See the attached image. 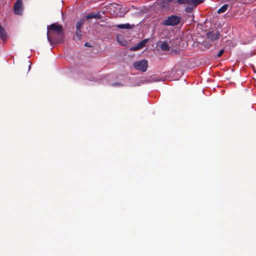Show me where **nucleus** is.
I'll return each instance as SVG.
<instances>
[{"label":"nucleus","instance_id":"obj_2","mask_svg":"<svg viewBox=\"0 0 256 256\" xmlns=\"http://www.w3.org/2000/svg\"><path fill=\"white\" fill-rule=\"evenodd\" d=\"M122 6L116 4H110L108 7L109 12L114 16H123L124 13L122 11Z\"/></svg>","mask_w":256,"mask_h":256},{"label":"nucleus","instance_id":"obj_1","mask_svg":"<svg viewBox=\"0 0 256 256\" xmlns=\"http://www.w3.org/2000/svg\"><path fill=\"white\" fill-rule=\"evenodd\" d=\"M54 34L59 36H62L63 29L62 25L54 23L48 27L47 37L49 41L51 38L54 37Z\"/></svg>","mask_w":256,"mask_h":256},{"label":"nucleus","instance_id":"obj_12","mask_svg":"<svg viewBox=\"0 0 256 256\" xmlns=\"http://www.w3.org/2000/svg\"><path fill=\"white\" fill-rule=\"evenodd\" d=\"M178 2L180 4H188V0H178Z\"/></svg>","mask_w":256,"mask_h":256},{"label":"nucleus","instance_id":"obj_3","mask_svg":"<svg viewBox=\"0 0 256 256\" xmlns=\"http://www.w3.org/2000/svg\"><path fill=\"white\" fill-rule=\"evenodd\" d=\"M180 20V18L172 16L168 17L166 20L162 22V24L164 26H175L178 24Z\"/></svg>","mask_w":256,"mask_h":256},{"label":"nucleus","instance_id":"obj_7","mask_svg":"<svg viewBox=\"0 0 256 256\" xmlns=\"http://www.w3.org/2000/svg\"><path fill=\"white\" fill-rule=\"evenodd\" d=\"M204 0H188V5L196 7L197 5L204 2Z\"/></svg>","mask_w":256,"mask_h":256},{"label":"nucleus","instance_id":"obj_11","mask_svg":"<svg viewBox=\"0 0 256 256\" xmlns=\"http://www.w3.org/2000/svg\"><path fill=\"white\" fill-rule=\"evenodd\" d=\"M0 37L2 40H4L6 38V33L3 28L0 29Z\"/></svg>","mask_w":256,"mask_h":256},{"label":"nucleus","instance_id":"obj_18","mask_svg":"<svg viewBox=\"0 0 256 256\" xmlns=\"http://www.w3.org/2000/svg\"><path fill=\"white\" fill-rule=\"evenodd\" d=\"M168 0V2H172V0Z\"/></svg>","mask_w":256,"mask_h":256},{"label":"nucleus","instance_id":"obj_14","mask_svg":"<svg viewBox=\"0 0 256 256\" xmlns=\"http://www.w3.org/2000/svg\"><path fill=\"white\" fill-rule=\"evenodd\" d=\"M224 50H221L218 54V56L220 57L224 53Z\"/></svg>","mask_w":256,"mask_h":256},{"label":"nucleus","instance_id":"obj_9","mask_svg":"<svg viewBox=\"0 0 256 256\" xmlns=\"http://www.w3.org/2000/svg\"><path fill=\"white\" fill-rule=\"evenodd\" d=\"M161 48L164 50H170V46L166 42H164L160 45Z\"/></svg>","mask_w":256,"mask_h":256},{"label":"nucleus","instance_id":"obj_5","mask_svg":"<svg viewBox=\"0 0 256 256\" xmlns=\"http://www.w3.org/2000/svg\"><path fill=\"white\" fill-rule=\"evenodd\" d=\"M14 12L16 14L20 15L23 11L22 0H17L14 6Z\"/></svg>","mask_w":256,"mask_h":256},{"label":"nucleus","instance_id":"obj_8","mask_svg":"<svg viewBox=\"0 0 256 256\" xmlns=\"http://www.w3.org/2000/svg\"><path fill=\"white\" fill-rule=\"evenodd\" d=\"M117 27L119 28H125V29H130L132 28L130 24H120L117 26Z\"/></svg>","mask_w":256,"mask_h":256},{"label":"nucleus","instance_id":"obj_6","mask_svg":"<svg viewBox=\"0 0 256 256\" xmlns=\"http://www.w3.org/2000/svg\"><path fill=\"white\" fill-rule=\"evenodd\" d=\"M148 42V39H144L139 42L136 46L130 48L131 50L136 51L144 46L146 43Z\"/></svg>","mask_w":256,"mask_h":256},{"label":"nucleus","instance_id":"obj_16","mask_svg":"<svg viewBox=\"0 0 256 256\" xmlns=\"http://www.w3.org/2000/svg\"><path fill=\"white\" fill-rule=\"evenodd\" d=\"M191 10H192V8L189 7H188L186 8V11L187 12H190L191 11Z\"/></svg>","mask_w":256,"mask_h":256},{"label":"nucleus","instance_id":"obj_17","mask_svg":"<svg viewBox=\"0 0 256 256\" xmlns=\"http://www.w3.org/2000/svg\"><path fill=\"white\" fill-rule=\"evenodd\" d=\"M88 18H93V16H92V14H90L88 15Z\"/></svg>","mask_w":256,"mask_h":256},{"label":"nucleus","instance_id":"obj_15","mask_svg":"<svg viewBox=\"0 0 256 256\" xmlns=\"http://www.w3.org/2000/svg\"><path fill=\"white\" fill-rule=\"evenodd\" d=\"M80 26H81V24L79 22H78L77 24H76V30H80Z\"/></svg>","mask_w":256,"mask_h":256},{"label":"nucleus","instance_id":"obj_13","mask_svg":"<svg viewBox=\"0 0 256 256\" xmlns=\"http://www.w3.org/2000/svg\"><path fill=\"white\" fill-rule=\"evenodd\" d=\"M76 35L77 36V37L78 38H80V37H81V30H76Z\"/></svg>","mask_w":256,"mask_h":256},{"label":"nucleus","instance_id":"obj_4","mask_svg":"<svg viewBox=\"0 0 256 256\" xmlns=\"http://www.w3.org/2000/svg\"><path fill=\"white\" fill-rule=\"evenodd\" d=\"M148 66V62L146 60H142L134 64V67L138 70L146 72Z\"/></svg>","mask_w":256,"mask_h":256},{"label":"nucleus","instance_id":"obj_10","mask_svg":"<svg viewBox=\"0 0 256 256\" xmlns=\"http://www.w3.org/2000/svg\"><path fill=\"white\" fill-rule=\"evenodd\" d=\"M228 8V4H226L222 6L218 10V14H221L225 12Z\"/></svg>","mask_w":256,"mask_h":256}]
</instances>
